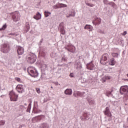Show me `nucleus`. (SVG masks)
Listing matches in <instances>:
<instances>
[{
	"instance_id": "18",
	"label": "nucleus",
	"mask_w": 128,
	"mask_h": 128,
	"mask_svg": "<svg viewBox=\"0 0 128 128\" xmlns=\"http://www.w3.org/2000/svg\"><path fill=\"white\" fill-rule=\"evenodd\" d=\"M102 22V20L100 18H98V17H96L94 18V20L92 21V24H100V22Z\"/></svg>"
},
{
	"instance_id": "30",
	"label": "nucleus",
	"mask_w": 128,
	"mask_h": 128,
	"mask_svg": "<svg viewBox=\"0 0 128 128\" xmlns=\"http://www.w3.org/2000/svg\"><path fill=\"white\" fill-rule=\"evenodd\" d=\"M39 55L40 56H46V52L40 50L39 52Z\"/></svg>"
},
{
	"instance_id": "21",
	"label": "nucleus",
	"mask_w": 128,
	"mask_h": 128,
	"mask_svg": "<svg viewBox=\"0 0 128 128\" xmlns=\"http://www.w3.org/2000/svg\"><path fill=\"white\" fill-rule=\"evenodd\" d=\"M110 90H106V96H108L110 98V96H112V92H114V89L111 88L110 90Z\"/></svg>"
},
{
	"instance_id": "50",
	"label": "nucleus",
	"mask_w": 128,
	"mask_h": 128,
	"mask_svg": "<svg viewBox=\"0 0 128 128\" xmlns=\"http://www.w3.org/2000/svg\"><path fill=\"white\" fill-rule=\"evenodd\" d=\"M42 42H44V40H41L40 42V44H42Z\"/></svg>"
},
{
	"instance_id": "19",
	"label": "nucleus",
	"mask_w": 128,
	"mask_h": 128,
	"mask_svg": "<svg viewBox=\"0 0 128 128\" xmlns=\"http://www.w3.org/2000/svg\"><path fill=\"white\" fill-rule=\"evenodd\" d=\"M42 118H44V116L40 115L33 118L32 120H35L36 122H40V120H42Z\"/></svg>"
},
{
	"instance_id": "8",
	"label": "nucleus",
	"mask_w": 128,
	"mask_h": 128,
	"mask_svg": "<svg viewBox=\"0 0 128 128\" xmlns=\"http://www.w3.org/2000/svg\"><path fill=\"white\" fill-rule=\"evenodd\" d=\"M24 88L25 86L22 84H18L16 88V90L19 92V94H22V92H24Z\"/></svg>"
},
{
	"instance_id": "11",
	"label": "nucleus",
	"mask_w": 128,
	"mask_h": 128,
	"mask_svg": "<svg viewBox=\"0 0 128 128\" xmlns=\"http://www.w3.org/2000/svg\"><path fill=\"white\" fill-rule=\"evenodd\" d=\"M86 68L87 70H94L96 68V66L92 62V61H91L90 62L87 64Z\"/></svg>"
},
{
	"instance_id": "14",
	"label": "nucleus",
	"mask_w": 128,
	"mask_h": 128,
	"mask_svg": "<svg viewBox=\"0 0 128 128\" xmlns=\"http://www.w3.org/2000/svg\"><path fill=\"white\" fill-rule=\"evenodd\" d=\"M104 113L105 116H108L109 118L112 116V112L110 110V107H106L105 108V110H104Z\"/></svg>"
},
{
	"instance_id": "17",
	"label": "nucleus",
	"mask_w": 128,
	"mask_h": 128,
	"mask_svg": "<svg viewBox=\"0 0 128 128\" xmlns=\"http://www.w3.org/2000/svg\"><path fill=\"white\" fill-rule=\"evenodd\" d=\"M76 16V12L70 11L66 14V18H74Z\"/></svg>"
},
{
	"instance_id": "4",
	"label": "nucleus",
	"mask_w": 128,
	"mask_h": 128,
	"mask_svg": "<svg viewBox=\"0 0 128 128\" xmlns=\"http://www.w3.org/2000/svg\"><path fill=\"white\" fill-rule=\"evenodd\" d=\"M10 14L14 22H18L20 19V14L18 12H12Z\"/></svg>"
},
{
	"instance_id": "26",
	"label": "nucleus",
	"mask_w": 128,
	"mask_h": 128,
	"mask_svg": "<svg viewBox=\"0 0 128 128\" xmlns=\"http://www.w3.org/2000/svg\"><path fill=\"white\" fill-rule=\"evenodd\" d=\"M109 64L110 66H114V64H116V60H114V58H112L110 59Z\"/></svg>"
},
{
	"instance_id": "27",
	"label": "nucleus",
	"mask_w": 128,
	"mask_h": 128,
	"mask_svg": "<svg viewBox=\"0 0 128 128\" xmlns=\"http://www.w3.org/2000/svg\"><path fill=\"white\" fill-rule=\"evenodd\" d=\"M76 66H77L76 68L77 70H80V68H82V64L80 62H78L76 63Z\"/></svg>"
},
{
	"instance_id": "39",
	"label": "nucleus",
	"mask_w": 128,
	"mask_h": 128,
	"mask_svg": "<svg viewBox=\"0 0 128 128\" xmlns=\"http://www.w3.org/2000/svg\"><path fill=\"white\" fill-rule=\"evenodd\" d=\"M4 124H6V121L4 120H0V126H4Z\"/></svg>"
},
{
	"instance_id": "55",
	"label": "nucleus",
	"mask_w": 128,
	"mask_h": 128,
	"mask_svg": "<svg viewBox=\"0 0 128 128\" xmlns=\"http://www.w3.org/2000/svg\"><path fill=\"white\" fill-rule=\"evenodd\" d=\"M126 76H128V74H126Z\"/></svg>"
},
{
	"instance_id": "10",
	"label": "nucleus",
	"mask_w": 128,
	"mask_h": 128,
	"mask_svg": "<svg viewBox=\"0 0 128 128\" xmlns=\"http://www.w3.org/2000/svg\"><path fill=\"white\" fill-rule=\"evenodd\" d=\"M120 94H126L128 92V86H122L120 88Z\"/></svg>"
},
{
	"instance_id": "37",
	"label": "nucleus",
	"mask_w": 128,
	"mask_h": 128,
	"mask_svg": "<svg viewBox=\"0 0 128 128\" xmlns=\"http://www.w3.org/2000/svg\"><path fill=\"white\" fill-rule=\"evenodd\" d=\"M6 28V24L3 25L2 28H0V30H4Z\"/></svg>"
},
{
	"instance_id": "40",
	"label": "nucleus",
	"mask_w": 128,
	"mask_h": 128,
	"mask_svg": "<svg viewBox=\"0 0 128 128\" xmlns=\"http://www.w3.org/2000/svg\"><path fill=\"white\" fill-rule=\"evenodd\" d=\"M103 2H104V4H108V3L110 2L108 0H103Z\"/></svg>"
},
{
	"instance_id": "58",
	"label": "nucleus",
	"mask_w": 128,
	"mask_h": 128,
	"mask_svg": "<svg viewBox=\"0 0 128 128\" xmlns=\"http://www.w3.org/2000/svg\"><path fill=\"white\" fill-rule=\"evenodd\" d=\"M114 0V2H116V0Z\"/></svg>"
},
{
	"instance_id": "60",
	"label": "nucleus",
	"mask_w": 128,
	"mask_h": 128,
	"mask_svg": "<svg viewBox=\"0 0 128 128\" xmlns=\"http://www.w3.org/2000/svg\"><path fill=\"white\" fill-rule=\"evenodd\" d=\"M108 120H110V119H108Z\"/></svg>"
},
{
	"instance_id": "45",
	"label": "nucleus",
	"mask_w": 128,
	"mask_h": 128,
	"mask_svg": "<svg viewBox=\"0 0 128 128\" xmlns=\"http://www.w3.org/2000/svg\"><path fill=\"white\" fill-rule=\"evenodd\" d=\"M98 32H100V34H104V31L100 30H98Z\"/></svg>"
},
{
	"instance_id": "5",
	"label": "nucleus",
	"mask_w": 128,
	"mask_h": 128,
	"mask_svg": "<svg viewBox=\"0 0 128 128\" xmlns=\"http://www.w3.org/2000/svg\"><path fill=\"white\" fill-rule=\"evenodd\" d=\"M1 48V52L4 54H8L10 52V45L8 44H2Z\"/></svg>"
},
{
	"instance_id": "33",
	"label": "nucleus",
	"mask_w": 128,
	"mask_h": 128,
	"mask_svg": "<svg viewBox=\"0 0 128 128\" xmlns=\"http://www.w3.org/2000/svg\"><path fill=\"white\" fill-rule=\"evenodd\" d=\"M108 4H109V6H112V8H114L116 6V4L112 2H109V3H108Z\"/></svg>"
},
{
	"instance_id": "59",
	"label": "nucleus",
	"mask_w": 128,
	"mask_h": 128,
	"mask_svg": "<svg viewBox=\"0 0 128 128\" xmlns=\"http://www.w3.org/2000/svg\"><path fill=\"white\" fill-rule=\"evenodd\" d=\"M45 66H46V65H45Z\"/></svg>"
},
{
	"instance_id": "31",
	"label": "nucleus",
	"mask_w": 128,
	"mask_h": 128,
	"mask_svg": "<svg viewBox=\"0 0 128 128\" xmlns=\"http://www.w3.org/2000/svg\"><path fill=\"white\" fill-rule=\"evenodd\" d=\"M30 110H32V103L29 104L26 112H30Z\"/></svg>"
},
{
	"instance_id": "20",
	"label": "nucleus",
	"mask_w": 128,
	"mask_h": 128,
	"mask_svg": "<svg viewBox=\"0 0 128 128\" xmlns=\"http://www.w3.org/2000/svg\"><path fill=\"white\" fill-rule=\"evenodd\" d=\"M64 94L67 96H72V89L67 88L65 90Z\"/></svg>"
},
{
	"instance_id": "13",
	"label": "nucleus",
	"mask_w": 128,
	"mask_h": 128,
	"mask_svg": "<svg viewBox=\"0 0 128 128\" xmlns=\"http://www.w3.org/2000/svg\"><path fill=\"white\" fill-rule=\"evenodd\" d=\"M68 6L64 4H58L54 5L52 8L54 10H58V8H66Z\"/></svg>"
},
{
	"instance_id": "36",
	"label": "nucleus",
	"mask_w": 128,
	"mask_h": 128,
	"mask_svg": "<svg viewBox=\"0 0 128 128\" xmlns=\"http://www.w3.org/2000/svg\"><path fill=\"white\" fill-rule=\"evenodd\" d=\"M86 4L88 6H90V8H92L94 6V4H92L90 3H88V2H86Z\"/></svg>"
},
{
	"instance_id": "32",
	"label": "nucleus",
	"mask_w": 128,
	"mask_h": 128,
	"mask_svg": "<svg viewBox=\"0 0 128 128\" xmlns=\"http://www.w3.org/2000/svg\"><path fill=\"white\" fill-rule=\"evenodd\" d=\"M88 102H89L90 104H94V101L90 98H88Z\"/></svg>"
},
{
	"instance_id": "53",
	"label": "nucleus",
	"mask_w": 128,
	"mask_h": 128,
	"mask_svg": "<svg viewBox=\"0 0 128 128\" xmlns=\"http://www.w3.org/2000/svg\"><path fill=\"white\" fill-rule=\"evenodd\" d=\"M40 44H42V43H40V42H39L38 46H40Z\"/></svg>"
},
{
	"instance_id": "38",
	"label": "nucleus",
	"mask_w": 128,
	"mask_h": 128,
	"mask_svg": "<svg viewBox=\"0 0 128 128\" xmlns=\"http://www.w3.org/2000/svg\"><path fill=\"white\" fill-rule=\"evenodd\" d=\"M101 82H106V76L102 78Z\"/></svg>"
},
{
	"instance_id": "56",
	"label": "nucleus",
	"mask_w": 128,
	"mask_h": 128,
	"mask_svg": "<svg viewBox=\"0 0 128 128\" xmlns=\"http://www.w3.org/2000/svg\"><path fill=\"white\" fill-rule=\"evenodd\" d=\"M24 105H25V106H26V104H24Z\"/></svg>"
},
{
	"instance_id": "46",
	"label": "nucleus",
	"mask_w": 128,
	"mask_h": 128,
	"mask_svg": "<svg viewBox=\"0 0 128 128\" xmlns=\"http://www.w3.org/2000/svg\"><path fill=\"white\" fill-rule=\"evenodd\" d=\"M16 34L14 33L10 32L8 34L9 36H14Z\"/></svg>"
},
{
	"instance_id": "6",
	"label": "nucleus",
	"mask_w": 128,
	"mask_h": 128,
	"mask_svg": "<svg viewBox=\"0 0 128 128\" xmlns=\"http://www.w3.org/2000/svg\"><path fill=\"white\" fill-rule=\"evenodd\" d=\"M28 74H29L30 76H32V78H38V70L34 68H32V69L30 70V72H28Z\"/></svg>"
},
{
	"instance_id": "42",
	"label": "nucleus",
	"mask_w": 128,
	"mask_h": 128,
	"mask_svg": "<svg viewBox=\"0 0 128 128\" xmlns=\"http://www.w3.org/2000/svg\"><path fill=\"white\" fill-rule=\"evenodd\" d=\"M36 91L38 94H40V88H36Z\"/></svg>"
},
{
	"instance_id": "47",
	"label": "nucleus",
	"mask_w": 128,
	"mask_h": 128,
	"mask_svg": "<svg viewBox=\"0 0 128 128\" xmlns=\"http://www.w3.org/2000/svg\"><path fill=\"white\" fill-rule=\"evenodd\" d=\"M126 34H127L126 31H124V32L122 34V36H126Z\"/></svg>"
},
{
	"instance_id": "2",
	"label": "nucleus",
	"mask_w": 128,
	"mask_h": 128,
	"mask_svg": "<svg viewBox=\"0 0 128 128\" xmlns=\"http://www.w3.org/2000/svg\"><path fill=\"white\" fill-rule=\"evenodd\" d=\"M108 60H110V55L108 54H104L100 60V62L102 64H106Z\"/></svg>"
},
{
	"instance_id": "1",
	"label": "nucleus",
	"mask_w": 128,
	"mask_h": 128,
	"mask_svg": "<svg viewBox=\"0 0 128 128\" xmlns=\"http://www.w3.org/2000/svg\"><path fill=\"white\" fill-rule=\"evenodd\" d=\"M26 60L28 64H34L36 60V56L32 53H30L26 57Z\"/></svg>"
},
{
	"instance_id": "57",
	"label": "nucleus",
	"mask_w": 128,
	"mask_h": 128,
	"mask_svg": "<svg viewBox=\"0 0 128 128\" xmlns=\"http://www.w3.org/2000/svg\"><path fill=\"white\" fill-rule=\"evenodd\" d=\"M51 88H53L52 86H51Z\"/></svg>"
},
{
	"instance_id": "49",
	"label": "nucleus",
	"mask_w": 128,
	"mask_h": 128,
	"mask_svg": "<svg viewBox=\"0 0 128 128\" xmlns=\"http://www.w3.org/2000/svg\"><path fill=\"white\" fill-rule=\"evenodd\" d=\"M70 78H74V75L72 73H70Z\"/></svg>"
},
{
	"instance_id": "16",
	"label": "nucleus",
	"mask_w": 128,
	"mask_h": 128,
	"mask_svg": "<svg viewBox=\"0 0 128 128\" xmlns=\"http://www.w3.org/2000/svg\"><path fill=\"white\" fill-rule=\"evenodd\" d=\"M116 43L122 46H124V41L122 38H118L116 40Z\"/></svg>"
},
{
	"instance_id": "15",
	"label": "nucleus",
	"mask_w": 128,
	"mask_h": 128,
	"mask_svg": "<svg viewBox=\"0 0 128 128\" xmlns=\"http://www.w3.org/2000/svg\"><path fill=\"white\" fill-rule=\"evenodd\" d=\"M17 52L19 56H22L24 52V48L18 46L17 47Z\"/></svg>"
},
{
	"instance_id": "29",
	"label": "nucleus",
	"mask_w": 128,
	"mask_h": 128,
	"mask_svg": "<svg viewBox=\"0 0 128 128\" xmlns=\"http://www.w3.org/2000/svg\"><path fill=\"white\" fill-rule=\"evenodd\" d=\"M86 94L85 92H76V94L78 96H84V94Z\"/></svg>"
},
{
	"instance_id": "43",
	"label": "nucleus",
	"mask_w": 128,
	"mask_h": 128,
	"mask_svg": "<svg viewBox=\"0 0 128 128\" xmlns=\"http://www.w3.org/2000/svg\"><path fill=\"white\" fill-rule=\"evenodd\" d=\"M62 60L63 62H66V56H63L62 58Z\"/></svg>"
},
{
	"instance_id": "48",
	"label": "nucleus",
	"mask_w": 128,
	"mask_h": 128,
	"mask_svg": "<svg viewBox=\"0 0 128 128\" xmlns=\"http://www.w3.org/2000/svg\"><path fill=\"white\" fill-rule=\"evenodd\" d=\"M32 112H34V114H38V110L36 111L34 110H33Z\"/></svg>"
},
{
	"instance_id": "7",
	"label": "nucleus",
	"mask_w": 128,
	"mask_h": 128,
	"mask_svg": "<svg viewBox=\"0 0 128 128\" xmlns=\"http://www.w3.org/2000/svg\"><path fill=\"white\" fill-rule=\"evenodd\" d=\"M91 115L90 114V112L85 111L82 116L80 117L81 120H90V118Z\"/></svg>"
},
{
	"instance_id": "3",
	"label": "nucleus",
	"mask_w": 128,
	"mask_h": 128,
	"mask_svg": "<svg viewBox=\"0 0 128 128\" xmlns=\"http://www.w3.org/2000/svg\"><path fill=\"white\" fill-rule=\"evenodd\" d=\"M10 102H18V95L16 94L14 91H12L9 93Z\"/></svg>"
},
{
	"instance_id": "25",
	"label": "nucleus",
	"mask_w": 128,
	"mask_h": 128,
	"mask_svg": "<svg viewBox=\"0 0 128 128\" xmlns=\"http://www.w3.org/2000/svg\"><path fill=\"white\" fill-rule=\"evenodd\" d=\"M42 18V14L40 12H38L36 16H34V18L35 20H40V18Z\"/></svg>"
},
{
	"instance_id": "22",
	"label": "nucleus",
	"mask_w": 128,
	"mask_h": 128,
	"mask_svg": "<svg viewBox=\"0 0 128 128\" xmlns=\"http://www.w3.org/2000/svg\"><path fill=\"white\" fill-rule=\"evenodd\" d=\"M84 30H88L89 32L92 30L93 27L91 25L86 24L84 27Z\"/></svg>"
},
{
	"instance_id": "44",
	"label": "nucleus",
	"mask_w": 128,
	"mask_h": 128,
	"mask_svg": "<svg viewBox=\"0 0 128 128\" xmlns=\"http://www.w3.org/2000/svg\"><path fill=\"white\" fill-rule=\"evenodd\" d=\"M105 78H106V80H110V76H105Z\"/></svg>"
},
{
	"instance_id": "9",
	"label": "nucleus",
	"mask_w": 128,
	"mask_h": 128,
	"mask_svg": "<svg viewBox=\"0 0 128 128\" xmlns=\"http://www.w3.org/2000/svg\"><path fill=\"white\" fill-rule=\"evenodd\" d=\"M65 48L70 52H76V47L72 44H68Z\"/></svg>"
},
{
	"instance_id": "28",
	"label": "nucleus",
	"mask_w": 128,
	"mask_h": 128,
	"mask_svg": "<svg viewBox=\"0 0 128 128\" xmlns=\"http://www.w3.org/2000/svg\"><path fill=\"white\" fill-rule=\"evenodd\" d=\"M25 28L26 30V32H28V30H30V24L28 23V22H26Z\"/></svg>"
},
{
	"instance_id": "52",
	"label": "nucleus",
	"mask_w": 128,
	"mask_h": 128,
	"mask_svg": "<svg viewBox=\"0 0 128 128\" xmlns=\"http://www.w3.org/2000/svg\"><path fill=\"white\" fill-rule=\"evenodd\" d=\"M20 108H24V106L22 105V106H20Z\"/></svg>"
},
{
	"instance_id": "54",
	"label": "nucleus",
	"mask_w": 128,
	"mask_h": 128,
	"mask_svg": "<svg viewBox=\"0 0 128 128\" xmlns=\"http://www.w3.org/2000/svg\"><path fill=\"white\" fill-rule=\"evenodd\" d=\"M9 0V2H12V0Z\"/></svg>"
},
{
	"instance_id": "34",
	"label": "nucleus",
	"mask_w": 128,
	"mask_h": 128,
	"mask_svg": "<svg viewBox=\"0 0 128 128\" xmlns=\"http://www.w3.org/2000/svg\"><path fill=\"white\" fill-rule=\"evenodd\" d=\"M112 56H113V58H118L119 54L118 52H116V53L113 52L112 54Z\"/></svg>"
},
{
	"instance_id": "23",
	"label": "nucleus",
	"mask_w": 128,
	"mask_h": 128,
	"mask_svg": "<svg viewBox=\"0 0 128 128\" xmlns=\"http://www.w3.org/2000/svg\"><path fill=\"white\" fill-rule=\"evenodd\" d=\"M40 128H48L49 126L48 123L44 122V123L40 124Z\"/></svg>"
},
{
	"instance_id": "12",
	"label": "nucleus",
	"mask_w": 128,
	"mask_h": 128,
	"mask_svg": "<svg viewBox=\"0 0 128 128\" xmlns=\"http://www.w3.org/2000/svg\"><path fill=\"white\" fill-rule=\"evenodd\" d=\"M58 30L62 34H66V30H64V22H61L58 26Z\"/></svg>"
},
{
	"instance_id": "35",
	"label": "nucleus",
	"mask_w": 128,
	"mask_h": 128,
	"mask_svg": "<svg viewBox=\"0 0 128 128\" xmlns=\"http://www.w3.org/2000/svg\"><path fill=\"white\" fill-rule=\"evenodd\" d=\"M44 16H45L46 18H48V16L49 14H52V13L48 11H45L44 12Z\"/></svg>"
},
{
	"instance_id": "24",
	"label": "nucleus",
	"mask_w": 128,
	"mask_h": 128,
	"mask_svg": "<svg viewBox=\"0 0 128 128\" xmlns=\"http://www.w3.org/2000/svg\"><path fill=\"white\" fill-rule=\"evenodd\" d=\"M106 10V14H107L108 16H112V10H110V9L109 8H105Z\"/></svg>"
},
{
	"instance_id": "41",
	"label": "nucleus",
	"mask_w": 128,
	"mask_h": 128,
	"mask_svg": "<svg viewBox=\"0 0 128 128\" xmlns=\"http://www.w3.org/2000/svg\"><path fill=\"white\" fill-rule=\"evenodd\" d=\"M15 80L18 82H22V80L20 79V78H15Z\"/></svg>"
},
{
	"instance_id": "51",
	"label": "nucleus",
	"mask_w": 128,
	"mask_h": 128,
	"mask_svg": "<svg viewBox=\"0 0 128 128\" xmlns=\"http://www.w3.org/2000/svg\"><path fill=\"white\" fill-rule=\"evenodd\" d=\"M37 111H38V114H40V112H42V110H37Z\"/></svg>"
}]
</instances>
